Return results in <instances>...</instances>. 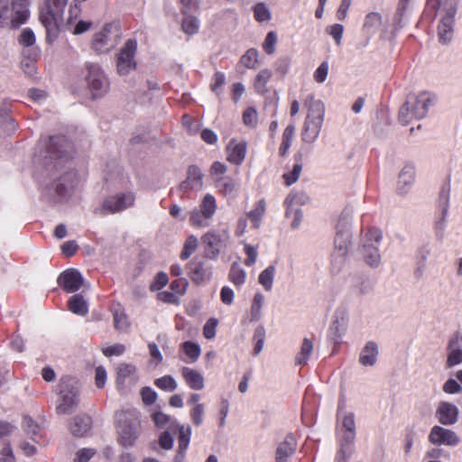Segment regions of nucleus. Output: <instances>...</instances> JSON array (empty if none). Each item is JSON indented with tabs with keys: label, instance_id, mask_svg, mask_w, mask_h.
<instances>
[{
	"label": "nucleus",
	"instance_id": "nucleus-61",
	"mask_svg": "<svg viewBox=\"0 0 462 462\" xmlns=\"http://www.w3.org/2000/svg\"><path fill=\"white\" fill-rule=\"evenodd\" d=\"M141 396L144 404H153L157 400L156 392L151 387L145 386L141 389Z\"/></svg>",
	"mask_w": 462,
	"mask_h": 462
},
{
	"label": "nucleus",
	"instance_id": "nucleus-21",
	"mask_svg": "<svg viewBox=\"0 0 462 462\" xmlns=\"http://www.w3.org/2000/svg\"><path fill=\"white\" fill-rule=\"evenodd\" d=\"M70 147L68 139L64 135L50 137L47 144L48 153L51 158L61 159Z\"/></svg>",
	"mask_w": 462,
	"mask_h": 462
},
{
	"label": "nucleus",
	"instance_id": "nucleus-37",
	"mask_svg": "<svg viewBox=\"0 0 462 462\" xmlns=\"http://www.w3.org/2000/svg\"><path fill=\"white\" fill-rule=\"evenodd\" d=\"M217 208L216 199L211 194H207L200 204V210L206 219H210Z\"/></svg>",
	"mask_w": 462,
	"mask_h": 462
},
{
	"label": "nucleus",
	"instance_id": "nucleus-28",
	"mask_svg": "<svg viewBox=\"0 0 462 462\" xmlns=\"http://www.w3.org/2000/svg\"><path fill=\"white\" fill-rule=\"evenodd\" d=\"M111 311L113 313L115 328L119 332H127L130 328V322L122 306L119 303L113 304Z\"/></svg>",
	"mask_w": 462,
	"mask_h": 462
},
{
	"label": "nucleus",
	"instance_id": "nucleus-36",
	"mask_svg": "<svg viewBox=\"0 0 462 462\" xmlns=\"http://www.w3.org/2000/svg\"><path fill=\"white\" fill-rule=\"evenodd\" d=\"M272 78V71L268 69H262L256 76L254 80V88L257 93L264 94L267 92V82Z\"/></svg>",
	"mask_w": 462,
	"mask_h": 462
},
{
	"label": "nucleus",
	"instance_id": "nucleus-47",
	"mask_svg": "<svg viewBox=\"0 0 462 462\" xmlns=\"http://www.w3.org/2000/svg\"><path fill=\"white\" fill-rule=\"evenodd\" d=\"M198 239L194 236H189L184 243L183 250L180 254L182 260H187L197 249Z\"/></svg>",
	"mask_w": 462,
	"mask_h": 462
},
{
	"label": "nucleus",
	"instance_id": "nucleus-20",
	"mask_svg": "<svg viewBox=\"0 0 462 462\" xmlns=\"http://www.w3.org/2000/svg\"><path fill=\"white\" fill-rule=\"evenodd\" d=\"M78 184L77 173L74 171H66L53 183L56 194L63 198Z\"/></svg>",
	"mask_w": 462,
	"mask_h": 462
},
{
	"label": "nucleus",
	"instance_id": "nucleus-11",
	"mask_svg": "<svg viewBox=\"0 0 462 462\" xmlns=\"http://www.w3.org/2000/svg\"><path fill=\"white\" fill-rule=\"evenodd\" d=\"M88 70L87 81L92 96L94 97L103 96L107 92L109 87L106 75L97 64L88 65Z\"/></svg>",
	"mask_w": 462,
	"mask_h": 462
},
{
	"label": "nucleus",
	"instance_id": "nucleus-51",
	"mask_svg": "<svg viewBox=\"0 0 462 462\" xmlns=\"http://www.w3.org/2000/svg\"><path fill=\"white\" fill-rule=\"evenodd\" d=\"M229 278L236 286H241L245 280V273L239 266L234 264L229 273Z\"/></svg>",
	"mask_w": 462,
	"mask_h": 462
},
{
	"label": "nucleus",
	"instance_id": "nucleus-34",
	"mask_svg": "<svg viewBox=\"0 0 462 462\" xmlns=\"http://www.w3.org/2000/svg\"><path fill=\"white\" fill-rule=\"evenodd\" d=\"M190 275L192 281L197 285H200L210 279L211 271L210 268L206 266L204 263H196L191 269Z\"/></svg>",
	"mask_w": 462,
	"mask_h": 462
},
{
	"label": "nucleus",
	"instance_id": "nucleus-56",
	"mask_svg": "<svg viewBox=\"0 0 462 462\" xmlns=\"http://www.w3.org/2000/svg\"><path fill=\"white\" fill-rule=\"evenodd\" d=\"M18 42L24 47L32 46L35 43V35L31 29L25 28L22 31Z\"/></svg>",
	"mask_w": 462,
	"mask_h": 462
},
{
	"label": "nucleus",
	"instance_id": "nucleus-6",
	"mask_svg": "<svg viewBox=\"0 0 462 462\" xmlns=\"http://www.w3.org/2000/svg\"><path fill=\"white\" fill-rule=\"evenodd\" d=\"M65 5L62 0H45L40 10V21L46 29L49 42L53 41L58 35V18Z\"/></svg>",
	"mask_w": 462,
	"mask_h": 462
},
{
	"label": "nucleus",
	"instance_id": "nucleus-52",
	"mask_svg": "<svg viewBox=\"0 0 462 462\" xmlns=\"http://www.w3.org/2000/svg\"><path fill=\"white\" fill-rule=\"evenodd\" d=\"M263 303V296L261 293L254 295L253 304L251 306V320H258L260 319V311Z\"/></svg>",
	"mask_w": 462,
	"mask_h": 462
},
{
	"label": "nucleus",
	"instance_id": "nucleus-19",
	"mask_svg": "<svg viewBox=\"0 0 462 462\" xmlns=\"http://www.w3.org/2000/svg\"><path fill=\"white\" fill-rule=\"evenodd\" d=\"M203 174L200 169L196 165H191L188 169V176L183 180L179 189L182 193H188L191 190H199L203 186Z\"/></svg>",
	"mask_w": 462,
	"mask_h": 462
},
{
	"label": "nucleus",
	"instance_id": "nucleus-42",
	"mask_svg": "<svg viewBox=\"0 0 462 462\" xmlns=\"http://www.w3.org/2000/svg\"><path fill=\"white\" fill-rule=\"evenodd\" d=\"M312 350H313L312 341H310L308 338H304L301 347H300V352L296 357V364H298L300 365H305L307 363Z\"/></svg>",
	"mask_w": 462,
	"mask_h": 462
},
{
	"label": "nucleus",
	"instance_id": "nucleus-62",
	"mask_svg": "<svg viewBox=\"0 0 462 462\" xmlns=\"http://www.w3.org/2000/svg\"><path fill=\"white\" fill-rule=\"evenodd\" d=\"M2 462H16L15 456L9 441L5 442L0 449Z\"/></svg>",
	"mask_w": 462,
	"mask_h": 462
},
{
	"label": "nucleus",
	"instance_id": "nucleus-22",
	"mask_svg": "<svg viewBox=\"0 0 462 462\" xmlns=\"http://www.w3.org/2000/svg\"><path fill=\"white\" fill-rule=\"evenodd\" d=\"M227 161L233 164H241L246 153V143L244 142H236L232 139L226 146Z\"/></svg>",
	"mask_w": 462,
	"mask_h": 462
},
{
	"label": "nucleus",
	"instance_id": "nucleus-31",
	"mask_svg": "<svg viewBox=\"0 0 462 462\" xmlns=\"http://www.w3.org/2000/svg\"><path fill=\"white\" fill-rule=\"evenodd\" d=\"M214 184L224 196L232 194L237 189L236 180L229 176L216 177Z\"/></svg>",
	"mask_w": 462,
	"mask_h": 462
},
{
	"label": "nucleus",
	"instance_id": "nucleus-33",
	"mask_svg": "<svg viewBox=\"0 0 462 462\" xmlns=\"http://www.w3.org/2000/svg\"><path fill=\"white\" fill-rule=\"evenodd\" d=\"M69 310L74 314L85 316L88 312L87 300L80 294L71 296L68 301Z\"/></svg>",
	"mask_w": 462,
	"mask_h": 462
},
{
	"label": "nucleus",
	"instance_id": "nucleus-24",
	"mask_svg": "<svg viewBox=\"0 0 462 462\" xmlns=\"http://www.w3.org/2000/svg\"><path fill=\"white\" fill-rule=\"evenodd\" d=\"M356 439V432L355 431H347L344 430L343 434L338 439L339 449L337 450L336 456L337 457H351L355 451L354 443Z\"/></svg>",
	"mask_w": 462,
	"mask_h": 462
},
{
	"label": "nucleus",
	"instance_id": "nucleus-23",
	"mask_svg": "<svg viewBox=\"0 0 462 462\" xmlns=\"http://www.w3.org/2000/svg\"><path fill=\"white\" fill-rule=\"evenodd\" d=\"M297 442L292 434L285 437L284 440L281 442L276 449V462H286L288 458L295 452Z\"/></svg>",
	"mask_w": 462,
	"mask_h": 462
},
{
	"label": "nucleus",
	"instance_id": "nucleus-32",
	"mask_svg": "<svg viewBox=\"0 0 462 462\" xmlns=\"http://www.w3.org/2000/svg\"><path fill=\"white\" fill-rule=\"evenodd\" d=\"M16 6L17 4L12 3L13 13L9 20L11 27L14 29L24 23L29 16V11L24 6H22V5H19L18 7Z\"/></svg>",
	"mask_w": 462,
	"mask_h": 462
},
{
	"label": "nucleus",
	"instance_id": "nucleus-25",
	"mask_svg": "<svg viewBox=\"0 0 462 462\" xmlns=\"http://www.w3.org/2000/svg\"><path fill=\"white\" fill-rule=\"evenodd\" d=\"M92 420L88 415L76 416L70 423V431L76 437H84L91 429Z\"/></svg>",
	"mask_w": 462,
	"mask_h": 462
},
{
	"label": "nucleus",
	"instance_id": "nucleus-43",
	"mask_svg": "<svg viewBox=\"0 0 462 462\" xmlns=\"http://www.w3.org/2000/svg\"><path fill=\"white\" fill-rule=\"evenodd\" d=\"M154 384L162 391L173 392L177 389V383L171 375H164L157 378L154 381Z\"/></svg>",
	"mask_w": 462,
	"mask_h": 462
},
{
	"label": "nucleus",
	"instance_id": "nucleus-50",
	"mask_svg": "<svg viewBox=\"0 0 462 462\" xmlns=\"http://www.w3.org/2000/svg\"><path fill=\"white\" fill-rule=\"evenodd\" d=\"M185 354L192 360L196 361L201 353L200 346L191 341H186L182 344Z\"/></svg>",
	"mask_w": 462,
	"mask_h": 462
},
{
	"label": "nucleus",
	"instance_id": "nucleus-41",
	"mask_svg": "<svg viewBox=\"0 0 462 462\" xmlns=\"http://www.w3.org/2000/svg\"><path fill=\"white\" fill-rule=\"evenodd\" d=\"M265 212V201L263 199L259 200L255 208L251 210L247 216L251 219L254 227H258L261 222V219Z\"/></svg>",
	"mask_w": 462,
	"mask_h": 462
},
{
	"label": "nucleus",
	"instance_id": "nucleus-55",
	"mask_svg": "<svg viewBox=\"0 0 462 462\" xmlns=\"http://www.w3.org/2000/svg\"><path fill=\"white\" fill-rule=\"evenodd\" d=\"M274 272V267L269 266L264 271H263L259 275V282L266 289L272 287Z\"/></svg>",
	"mask_w": 462,
	"mask_h": 462
},
{
	"label": "nucleus",
	"instance_id": "nucleus-5",
	"mask_svg": "<svg viewBox=\"0 0 462 462\" xmlns=\"http://www.w3.org/2000/svg\"><path fill=\"white\" fill-rule=\"evenodd\" d=\"M431 98L428 93L410 95L399 112V121L408 125L413 119L423 118L428 112Z\"/></svg>",
	"mask_w": 462,
	"mask_h": 462
},
{
	"label": "nucleus",
	"instance_id": "nucleus-10",
	"mask_svg": "<svg viewBox=\"0 0 462 462\" xmlns=\"http://www.w3.org/2000/svg\"><path fill=\"white\" fill-rule=\"evenodd\" d=\"M137 43L134 40L129 39L121 49L116 59V69L120 75H127L136 67L134 54Z\"/></svg>",
	"mask_w": 462,
	"mask_h": 462
},
{
	"label": "nucleus",
	"instance_id": "nucleus-18",
	"mask_svg": "<svg viewBox=\"0 0 462 462\" xmlns=\"http://www.w3.org/2000/svg\"><path fill=\"white\" fill-rule=\"evenodd\" d=\"M62 289H79L87 287L81 273L76 269H68L61 273L57 280Z\"/></svg>",
	"mask_w": 462,
	"mask_h": 462
},
{
	"label": "nucleus",
	"instance_id": "nucleus-1",
	"mask_svg": "<svg viewBox=\"0 0 462 462\" xmlns=\"http://www.w3.org/2000/svg\"><path fill=\"white\" fill-rule=\"evenodd\" d=\"M349 214L343 211L337 225V233L334 240V252L331 255V264L334 272H340L346 263V255L351 244L348 230Z\"/></svg>",
	"mask_w": 462,
	"mask_h": 462
},
{
	"label": "nucleus",
	"instance_id": "nucleus-59",
	"mask_svg": "<svg viewBox=\"0 0 462 462\" xmlns=\"http://www.w3.org/2000/svg\"><path fill=\"white\" fill-rule=\"evenodd\" d=\"M208 220L209 219L204 218L201 210H193L190 213L189 221H190V224L192 226H198V227L208 226Z\"/></svg>",
	"mask_w": 462,
	"mask_h": 462
},
{
	"label": "nucleus",
	"instance_id": "nucleus-54",
	"mask_svg": "<svg viewBox=\"0 0 462 462\" xmlns=\"http://www.w3.org/2000/svg\"><path fill=\"white\" fill-rule=\"evenodd\" d=\"M302 171V165L300 163H296L293 165L292 170L290 172L283 174V179L285 181V184L287 186H290L296 182L301 173Z\"/></svg>",
	"mask_w": 462,
	"mask_h": 462
},
{
	"label": "nucleus",
	"instance_id": "nucleus-17",
	"mask_svg": "<svg viewBox=\"0 0 462 462\" xmlns=\"http://www.w3.org/2000/svg\"><path fill=\"white\" fill-rule=\"evenodd\" d=\"M447 366L453 367L462 363V335L455 333L448 344Z\"/></svg>",
	"mask_w": 462,
	"mask_h": 462
},
{
	"label": "nucleus",
	"instance_id": "nucleus-64",
	"mask_svg": "<svg viewBox=\"0 0 462 462\" xmlns=\"http://www.w3.org/2000/svg\"><path fill=\"white\" fill-rule=\"evenodd\" d=\"M243 121L245 125L254 127L257 124V112L253 107H248L243 114Z\"/></svg>",
	"mask_w": 462,
	"mask_h": 462
},
{
	"label": "nucleus",
	"instance_id": "nucleus-2",
	"mask_svg": "<svg viewBox=\"0 0 462 462\" xmlns=\"http://www.w3.org/2000/svg\"><path fill=\"white\" fill-rule=\"evenodd\" d=\"M140 413L135 409L120 411L116 413L118 442L124 447H132L139 435Z\"/></svg>",
	"mask_w": 462,
	"mask_h": 462
},
{
	"label": "nucleus",
	"instance_id": "nucleus-16",
	"mask_svg": "<svg viewBox=\"0 0 462 462\" xmlns=\"http://www.w3.org/2000/svg\"><path fill=\"white\" fill-rule=\"evenodd\" d=\"M436 418L442 425H454L458 420V408L453 403L440 402L436 410Z\"/></svg>",
	"mask_w": 462,
	"mask_h": 462
},
{
	"label": "nucleus",
	"instance_id": "nucleus-35",
	"mask_svg": "<svg viewBox=\"0 0 462 462\" xmlns=\"http://www.w3.org/2000/svg\"><path fill=\"white\" fill-rule=\"evenodd\" d=\"M415 170L412 165L403 167L399 174L398 189L401 193L405 192L404 186L411 185L414 180Z\"/></svg>",
	"mask_w": 462,
	"mask_h": 462
},
{
	"label": "nucleus",
	"instance_id": "nucleus-30",
	"mask_svg": "<svg viewBox=\"0 0 462 462\" xmlns=\"http://www.w3.org/2000/svg\"><path fill=\"white\" fill-rule=\"evenodd\" d=\"M152 419L158 428L162 429L167 427V430H171L173 433H176L179 422L170 415L162 411H155L152 414Z\"/></svg>",
	"mask_w": 462,
	"mask_h": 462
},
{
	"label": "nucleus",
	"instance_id": "nucleus-53",
	"mask_svg": "<svg viewBox=\"0 0 462 462\" xmlns=\"http://www.w3.org/2000/svg\"><path fill=\"white\" fill-rule=\"evenodd\" d=\"M225 82H226V77H225L224 73H222L220 71H217L213 76V80L210 85L211 90L215 94L219 96L222 93V88H223V86L225 85Z\"/></svg>",
	"mask_w": 462,
	"mask_h": 462
},
{
	"label": "nucleus",
	"instance_id": "nucleus-27",
	"mask_svg": "<svg viewBox=\"0 0 462 462\" xmlns=\"http://www.w3.org/2000/svg\"><path fill=\"white\" fill-rule=\"evenodd\" d=\"M378 346L374 341H369L362 349L359 356V362L365 366H373L377 360Z\"/></svg>",
	"mask_w": 462,
	"mask_h": 462
},
{
	"label": "nucleus",
	"instance_id": "nucleus-29",
	"mask_svg": "<svg viewBox=\"0 0 462 462\" xmlns=\"http://www.w3.org/2000/svg\"><path fill=\"white\" fill-rule=\"evenodd\" d=\"M382 25V16L379 13L372 12L365 16L362 31L368 36L376 33Z\"/></svg>",
	"mask_w": 462,
	"mask_h": 462
},
{
	"label": "nucleus",
	"instance_id": "nucleus-4",
	"mask_svg": "<svg viewBox=\"0 0 462 462\" xmlns=\"http://www.w3.org/2000/svg\"><path fill=\"white\" fill-rule=\"evenodd\" d=\"M60 403L56 407L58 414H70L79 402V383L71 376H63L59 384Z\"/></svg>",
	"mask_w": 462,
	"mask_h": 462
},
{
	"label": "nucleus",
	"instance_id": "nucleus-48",
	"mask_svg": "<svg viewBox=\"0 0 462 462\" xmlns=\"http://www.w3.org/2000/svg\"><path fill=\"white\" fill-rule=\"evenodd\" d=\"M181 27L185 33L189 35L195 34L199 30V21L194 16L187 15L182 21Z\"/></svg>",
	"mask_w": 462,
	"mask_h": 462
},
{
	"label": "nucleus",
	"instance_id": "nucleus-46",
	"mask_svg": "<svg viewBox=\"0 0 462 462\" xmlns=\"http://www.w3.org/2000/svg\"><path fill=\"white\" fill-rule=\"evenodd\" d=\"M23 429L25 433L32 439L36 437L40 431V426L38 423H36L33 419L29 416H23Z\"/></svg>",
	"mask_w": 462,
	"mask_h": 462
},
{
	"label": "nucleus",
	"instance_id": "nucleus-44",
	"mask_svg": "<svg viewBox=\"0 0 462 462\" xmlns=\"http://www.w3.org/2000/svg\"><path fill=\"white\" fill-rule=\"evenodd\" d=\"M240 62L247 69H255L258 63V51L255 49L248 50L241 57Z\"/></svg>",
	"mask_w": 462,
	"mask_h": 462
},
{
	"label": "nucleus",
	"instance_id": "nucleus-9",
	"mask_svg": "<svg viewBox=\"0 0 462 462\" xmlns=\"http://www.w3.org/2000/svg\"><path fill=\"white\" fill-rule=\"evenodd\" d=\"M135 196L133 192L118 193L106 198L101 208L98 210L100 215L115 214L121 212L134 203Z\"/></svg>",
	"mask_w": 462,
	"mask_h": 462
},
{
	"label": "nucleus",
	"instance_id": "nucleus-3",
	"mask_svg": "<svg viewBox=\"0 0 462 462\" xmlns=\"http://www.w3.org/2000/svg\"><path fill=\"white\" fill-rule=\"evenodd\" d=\"M308 108V114L302 131V141L312 143L319 136L324 117V106L312 96L307 97L304 103Z\"/></svg>",
	"mask_w": 462,
	"mask_h": 462
},
{
	"label": "nucleus",
	"instance_id": "nucleus-57",
	"mask_svg": "<svg viewBox=\"0 0 462 462\" xmlns=\"http://www.w3.org/2000/svg\"><path fill=\"white\" fill-rule=\"evenodd\" d=\"M254 17L258 22H265L270 20L271 14L264 4L259 3L254 8Z\"/></svg>",
	"mask_w": 462,
	"mask_h": 462
},
{
	"label": "nucleus",
	"instance_id": "nucleus-12",
	"mask_svg": "<svg viewBox=\"0 0 462 462\" xmlns=\"http://www.w3.org/2000/svg\"><path fill=\"white\" fill-rule=\"evenodd\" d=\"M202 243L205 245L206 254L209 257H216L220 252L222 246L226 245L229 240V234L226 230L216 231L211 230L201 237Z\"/></svg>",
	"mask_w": 462,
	"mask_h": 462
},
{
	"label": "nucleus",
	"instance_id": "nucleus-26",
	"mask_svg": "<svg viewBox=\"0 0 462 462\" xmlns=\"http://www.w3.org/2000/svg\"><path fill=\"white\" fill-rule=\"evenodd\" d=\"M181 374L189 388L197 391L204 388V377L197 370L185 366L181 369Z\"/></svg>",
	"mask_w": 462,
	"mask_h": 462
},
{
	"label": "nucleus",
	"instance_id": "nucleus-14",
	"mask_svg": "<svg viewBox=\"0 0 462 462\" xmlns=\"http://www.w3.org/2000/svg\"><path fill=\"white\" fill-rule=\"evenodd\" d=\"M456 12V7L451 5L446 14L441 18L438 28V36L439 42L442 44H448L453 38V25Z\"/></svg>",
	"mask_w": 462,
	"mask_h": 462
},
{
	"label": "nucleus",
	"instance_id": "nucleus-38",
	"mask_svg": "<svg viewBox=\"0 0 462 462\" xmlns=\"http://www.w3.org/2000/svg\"><path fill=\"white\" fill-rule=\"evenodd\" d=\"M295 127L292 125H288L282 134V141L279 148V154L285 156L291 145V142L294 136Z\"/></svg>",
	"mask_w": 462,
	"mask_h": 462
},
{
	"label": "nucleus",
	"instance_id": "nucleus-39",
	"mask_svg": "<svg viewBox=\"0 0 462 462\" xmlns=\"http://www.w3.org/2000/svg\"><path fill=\"white\" fill-rule=\"evenodd\" d=\"M186 291H162L157 294V299L165 303L180 304V298L184 295Z\"/></svg>",
	"mask_w": 462,
	"mask_h": 462
},
{
	"label": "nucleus",
	"instance_id": "nucleus-8",
	"mask_svg": "<svg viewBox=\"0 0 462 462\" xmlns=\"http://www.w3.org/2000/svg\"><path fill=\"white\" fill-rule=\"evenodd\" d=\"M117 26L107 23L95 34L92 42L93 49L98 53H106L117 44Z\"/></svg>",
	"mask_w": 462,
	"mask_h": 462
},
{
	"label": "nucleus",
	"instance_id": "nucleus-7",
	"mask_svg": "<svg viewBox=\"0 0 462 462\" xmlns=\"http://www.w3.org/2000/svg\"><path fill=\"white\" fill-rule=\"evenodd\" d=\"M382 238V233L379 229H370L362 239V254L365 262L371 267H377L381 263V255L375 244H378Z\"/></svg>",
	"mask_w": 462,
	"mask_h": 462
},
{
	"label": "nucleus",
	"instance_id": "nucleus-45",
	"mask_svg": "<svg viewBox=\"0 0 462 462\" xmlns=\"http://www.w3.org/2000/svg\"><path fill=\"white\" fill-rule=\"evenodd\" d=\"M13 13L9 0H0V27H5L9 23L11 14Z\"/></svg>",
	"mask_w": 462,
	"mask_h": 462
},
{
	"label": "nucleus",
	"instance_id": "nucleus-49",
	"mask_svg": "<svg viewBox=\"0 0 462 462\" xmlns=\"http://www.w3.org/2000/svg\"><path fill=\"white\" fill-rule=\"evenodd\" d=\"M135 367L130 364L122 363L117 366V383H124L125 380L134 374Z\"/></svg>",
	"mask_w": 462,
	"mask_h": 462
},
{
	"label": "nucleus",
	"instance_id": "nucleus-40",
	"mask_svg": "<svg viewBox=\"0 0 462 462\" xmlns=\"http://www.w3.org/2000/svg\"><path fill=\"white\" fill-rule=\"evenodd\" d=\"M176 432L179 433L178 449L187 450L189 444V440H190L191 428L189 426L185 427L183 425L179 424V427L177 428Z\"/></svg>",
	"mask_w": 462,
	"mask_h": 462
},
{
	"label": "nucleus",
	"instance_id": "nucleus-63",
	"mask_svg": "<svg viewBox=\"0 0 462 462\" xmlns=\"http://www.w3.org/2000/svg\"><path fill=\"white\" fill-rule=\"evenodd\" d=\"M277 42V36L274 32L267 33L265 40L263 43V48L267 54H273L275 51V44Z\"/></svg>",
	"mask_w": 462,
	"mask_h": 462
},
{
	"label": "nucleus",
	"instance_id": "nucleus-15",
	"mask_svg": "<svg viewBox=\"0 0 462 462\" xmlns=\"http://www.w3.org/2000/svg\"><path fill=\"white\" fill-rule=\"evenodd\" d=\"M347 325V314L344 310H337L335 313L329 329L328 337L336 344L339 345Z\"/></svg>",
	"mask_w": 462,
	"mask_h": 462
},
{
	"label": "nucleus",
	"instance_id": "nucleus-58",
	"mask_svg": "<svg viewBox=\"0 0 462 462\" xmlns=\"http://www.w3.org/2000/svg\"><path fill=\"white\" fill-rule=\"evenodd\" d=\"M205 413V406L204 404H196L193 409L190 411V418L192 422L196 426H200L203 422V416Z\"/></svg>",
	"mask_w": 462,
	"mask_h": 462
},
{
	"label": "nucleus",
	"instance_id": "nucleus-60",
	"mask_svg": "<svg viewBox=\"0 0 462 462\" xmlns=\"http://www.w3.org/2000/svg\"><path fill=\"white\" fill-rule=\"evenodd\" d=\"M218 321L215 318H210L203 328V335L207 339H212L216 336V328Z\"/></svg>",
	"mask_w": 462,
	"mask_h": 462
},
{
	"label": "nucleus",
	"instance_id": "nucleus-13",
	"mask_svg": "<svg viewBox=\"0 0 462 462\" xmlns=\"http://www.w3.org/2000/svg\"><path fill=\"white\" fill-rule=\"evenodd\" d=\"M429 441L437 446L446 445L455 447L460 442V439L455 431L436 425L430 430Z\"/></svg>",
	"mask_w": 462,
	"mask_h": 462
}]
</instances>
